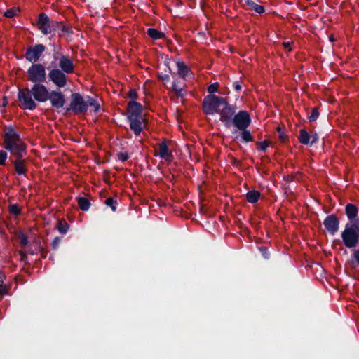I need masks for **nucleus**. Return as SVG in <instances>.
Here are the masks:
<instances>
[{"mask_svg":"<svg viewBox=\"0 0 359 359\" xmlns=\"http://www.w3.org/2000/svg\"><path fill=\"white\" fill-rule=\"evenodd\" d=\"M88 107H90V111L95 113L97 112L100 108V104L93 97L90 96L83 97L79 93H73L67 109L72 110L76 114H83L87 111Z\"/></svg>","mask_w":359,"mask_h":359,"instance_id":"obj_1","label":"nucleus"},{"mask_svg":"<svg viewBox=\"0 0 359 359\" xmlns=\"http://www.w3.org/2000/svg\"><path fill=\"white\" fill-rule=\"evenodd\" d=\"M4 145L7 150L16 156H21L25 150L24 142L11 127L4 129Z\"/></svg>","mask_w":359,"mask_h":359,"instance_id":"obj_2","label":"nucleus"},{"mask_svg":"<svg viewBox=\"0 0 359 359\" xmlns=\"http://www.w3.org/2000/svg\"><path fill=\"white\" fill-rule=\"evenodd\" d=\"M341 238L346 247L351 248L359 242V221L346 224L341 233Z\"/></svg>","mask_w":359,"mask_h":359,"instance_id":"obj_3","label":"nucleus"},{"mask_svg":"<svg viewBox=\"0 0 359 359\" xmlns=\"http://www.w3.org/2000/svg\"><path fill=\"white\" fill-rule=\"evenodd\" d=\"M224 104H225V100L223 97L212 95H208L203 100V111L206 114H214Z\"/></svg>","mask_w":359,"mask_h":359,"instance_id":"obj_4","label":"nucleus"},{"mask_svg":"<svg viewBox=\"0 0 359 359\" xmlns=\"http://www.w3.org/2000/svg\"><path fill=\"white\" fill-rule=\"evenodd\" d=\"M28 80L32 83H42L46 81L45 67L40 63H34L27 69Z\"/></svg>","mask_w":359,"mask_h":359,"instance_id":"obj_5","label":"nucleus"},{"mask_svg":"<svg viewBox=\"0 0 359 359\" xmlns=\"http://www.w3.org/2000/svg\"><path fill=\"white\" fill-rule=\"evenodd\" d=\"M59 26L56 21L51 20L45 13H41L38 19V28L44 35L50 34Z\"/></svg>","mask_w":359,"mask_h":359,"instance_id":"obj_6","label":"nucleus"},{"mask_svg":"<svg viewBox=\"0 0 359 359\" xmlns=\"http://www.w3.org/2000/svg\"><path fill=\"white\" fill-rule=\"evenodd\" d=\"M33 95L31 89L25 88L18 92V100L23 109L34 110L36 107V104L33 99Z\"/></svg>","mask_w":359,"mask_h":359,"instance_id":"obj_7","label":"nucleus"},{"mask_svg":"<svg viewBox=\"0 0 359 359\" xmlns=\"http://www.w3.org/2000/svg\"><path fill=\"white\" fill-rule=\"evenodd\" d=\"M53 59L55 62H58L57 65L61 71L65 72L67 74L74 72V65L69 56L57 53L54 54Z\"/></svg>","mask_w":359,"mask_h":359,"instance_id":"obj_8","label":"nucleus"},{"mask_svg":"<svg viewBox=\"0 0 359 359\" xmlns=\"http://www.w3.org/2000/svg\"><path fill=\"white\" fill-rule=\"evenodd\" d=\"M222 107L223 108L220 111V120L227 128H230L233 125V116L236 115V108L228 104L226 101Z\"/></svg>","mask_w":359,"mask_h":359,"instance_id":"obj_9","label":"nucleus"},{"mask_svg":"<svg viewBox=\"0 0 359 359\" xmlns=\"http://www.w3.org/2000/svg\"><path fill=\"white\" fill-rule=\"evenodd\" d=\"M66 73L57 68H53L48 72L49 79L57 87L62 88L67 85Z\"/></svg>","mask_w":359,"mask_h":359,"instance_id":"obj_10","label":"nucleus"},{"mask_svg":"<svg viewBox=\"0 0 359 359\" xmlns=\"http://www.w3.org/2000/svg\"><path fill=\"white\" fill-rule=\"evenodd\" d=\"M34 99L40 102H44L48 99V90L47 88L40 83L34 84L31 88Z\"/></svg>","mask_w":359,"mask_h":359,"instance_id":"obj_11","label":"nucleus"},{"mask_svg":"<svg viewBox=\"0 0 359 359\" xmlns=\"http://www.w3.org/2000/svg\"><path fill=\"white\" fill-rule=\"evenodd\" d=\"M250 117L245 111H241L233 116V125L238 130L246 129L250 123Z\"/></svg>","mask_w":359,"mask_h":359,"instance_id":"obj_12","label":"nucleus"},{"mask_svg":"<svg viewBox=\"0 0 359 359\" xmlns=\"http://www.w3.org/2000/svg\"><path fill=\"white\" fill-rule=\"evenodd\" d=\"M44 50L45 46L43 45L37 44L27 50L25 57L28 61L35 63L39 60Z\"/></svg>","mask_w":359,"mask_h":359,"instance_id":"obj_13","label":"nucleus"},{"mask_svg":"<svg viewBox=\"0 0 359 359\" xmlns=\"http://www.w3.org/2000/svg\"><path fill=\"white\" fill-rule=\"evenodd\" d=\"M130 122V129L136 135H139L142 130L146 127L145 119L143 116L128 118Z\"/></svg>","mask_w":359,"mask_h":359,"instance_id":"obj_14","label":"nucleus"},{"mask_svg":"<svg viewBox=\"0 0 359 359\" xmlns=\"http://www.w3.org/2000/svg\"><path fill=\"white\" fill-rule=\"evenodd\" d=\"M53 107L56 108H62L65 102L64 95L60 92L53 90L48 93V99Z\"/></svg>","mask_w":359,"mask_h":359,"instance_id":"obj_15","label":"nucleus"},{"mask_svg":"<svg viewBox=\"0 0 359 359\" xmlns=\"http://www.w3.org/2000/svg\"><path fill=\"white\" fill-rule=\"evenodd\" d=\"M327 230L331 233L334 234L339 229V221L334 215H330L325 218L323 222Z\"/></svg>","mask_w":359,"mask_h":359,"instance_id":"obj_16","label":"nucleus"},{"mask_svg":"<svg viewBox=\"0 0 359 359\" xmlns=\"http://www.w3.org/2000/svg\"><path fill=\"white\" fill-rule=\"evenodd\" d=\"M142 105L135 101H130L128 103V118H133L142 116Z\"/></svg>","mask_w":359,"mask_h":359,"instance_id":"obj_17","label":"nucleus"},{"mask_svg":"<svg viewBox=\"0 0 359 359\" xmlns=\"http://www.w3.org/2000/svg\"><path fill=\"white\" fill-rule=\"evenodd\" d=\"M156 155L159 156L161 158L167 161H171L173 157L165 142H163L159 144L158 154Z\"/></svg>","mask_w":359,"mask_h":359,"instance_id":"obj_18","label":"nucleus"},{"mask_svg":"<svg viewBox=\"0 0 359 359\" xmlns=\"http://www.w3.org/2000/svg\"><path fill=\"white\" fill-rule=\"evenodd\" d=\"M21 156H17V159L14 161L13 164L15 170L18 175H25L27 172V168L25 161L21 159Z\"/></svg>","mask_w":359,"mask_h":359,"instance_id":"obj_19","label":"nucleus"},{"mask_svg":"<svg viewBox=\"0 0 359 359\" xmlns=\"http://www.w3.org/2000/svg\"><path fill=\"white\" fill-rule=\"evenodd\" d=\"M345 210L348 218L351 221V222L359 221L355 219L358 212V209L355 205L351 203L347 204Z\"/></svg>","mask_w":359,"mask_h":359,"instance_id":"obj_20","label":"nucleus"},{"mask_svg":"<svg viewBox=\"0 0 359 359\" xmlns=\"http://www.w3.org/2000/svg\"><path fill=\"white\" fill-rule=\"evenodd\" d=\"M346 264L351 268H356L359 265V249L354 251Z\"/></svg>","mask_w":359,"mask_h":359,"instance_id":"obj_21","label":"nucleus"},{"mask_svg":"<svg viewBox=\"0 0 359 359\" xmlns=\"http://www.w3.org/2000/svg\"><path fill=\"white\" fill-rule=\"evenodd\" d=\"M172 89L177 96L183 97L185 96L187 91L184 86L180 85L178 83L174 82L172 86Z\"/></svg>","mask_w":359,"mask_h":359,"instance_id":"obj_22","label":"nucleus"},{"mask_svg":"<svg viewBox=\"0 0 359 359\" xmlns=\"http://www.w3.org/2000/svg\"><path fill=\"white\" fill-rule=\"evenodd\" d=\"M246 5L249 6V8L255 11L257 13H262L264 12V8L262 6L257 4L252 0H245Z\"/></svg>","mask_w":359,"mask_h":359,"instance_id":"obj_23","label":"nucleus"},{"mask_svg":"<svg viewBox=\"0 0 359 359\" xmlns=\"http://www.w3.org/2000/svg\"><path fill=\"white\" fill-rule=\"evenodd\" d=\"M260 197V193L256 190H252L246 194V199L249 203H256Z\"/></svg>","mask_w":359,"mask_h":359,"instance_id":"obj_24","label":"nucleus"},{"mask_svg":"<svg viewBox=\"0 0 359 359\" xmlns=\"http://www.w3.org/2000/svg\"><path fill=\"white\" fill-rule=\"evenodd\" d=\"M299 140L302 144H311L310 135L304 129H302L300 130Z\"/></svg>","mask_w":359,"mask_h":359,"instance_id":"obj_25","label":"nucleus"},{"mask_svg":"<svg viewBox=\"0 0 359 359\" xmlns=\"http://www.w3.org/2000/svg\"><path fill=\"white\" fill-rule=\"evenodd\" d=\"M148 35L153 39H159L164 37V34L154 28L147 29Z\"/></svg>","mask_w":359,"mask_h":359,"instance_id":"obj_26","label":"nucleus"},{"mask_svg":"<svg viewBox=\"0 0 359 359\" xmlns=\"http://www.w3.org/2000/svg\"><path fill=\"white\" fill-rule=\"evenodd\" d=\"M177 66L178 69V74L182 77L184 78L189 72V68L187 67V66L184 65V62H177Z\"/></svg>","mask_w":359,"mask_h":359,"instance_id":"obj_27","label":"nucleus"},{"mask_svg":"<svg viewBox=\"0 0 359 359\" xmlns=\"http://www.w3.org/2000/svg\"><path fill=\"white\" fill-rule=\"evenodd\" d=\"M78 205L80 209L83 211H86L89 209L90 202L86 198L80 197L78 198Z\"/></svg>","mask_w":359,"mask_h":359,"instance_id":"obj_28","label":"nucleus"},{"mask_svg":"<svg viewBox=\"0 0 359 359\" xmlns=\"http://www.w3.org/2000/svg\"><path fill=\"white\" fill-rule=\"evenodd\" d=\"M241 130V138L244 142H249L253 140V137L249 130H247L246 129H243Z\"/></svg>","mask_w":359,"mask_h":359,"instance_id":"obj_29","label":"nucleus"},{"mask_svg":"<svg viewBox=\"0 0 359 359\" xmlns=\"http://www.w3.org/2000/svg\"><path fill=\"white\" fill-rule=\"evenodd\" d=\"M57 229L61 233H66L68 229V225L65 222L60 221L57 224Z\"/></svg>","mask_w":359,"mask_h":359,"instance_id":"obj_30","label":"nucleus"},{"mask_svg":"<svg viewBox=\"0 0 359 359\" xmlns=\"http://www.w3.org/2000/svg\"><path fill=\"white\" fill-rule=\"evenodd\" d=\"M18 12V9L16 8H12L11 9H8L7 11H6L4 12V16L7 17V18H13L14 16H15L17 15Z\"/></svg>","mask_w":359,"mask_h":359,"instance_id":"obj_31","label":"nucleus"},{"mask_svg":"<svg viewBox=\"0 0 359 359\" xmlns=\"http://www.w3.org/2000/svg\"><path fill=\"white\" fill-rule=\"evenodd\" d=\"M18 237L19 242L22 246L27 245V244L28 243V241H27V237L25 233L20 232Z\"/></svg>","mask_w":359,"mask_h":359,"instance_id":"obj_32","label":"nucleus"},{"mask_svg":"<svg viewBox=\"0 0 359 359\" xmlns=\"http://www.w3.org/2000/svg\"><path fill=\"white\" fill-rule=\"evenodd\" d=\"M319 116V112L317 108L312 109L311 115L309 116V121H315Z\"/></svg>","mask_w":359,"mask_h":359,"instance_id":"obj_33","label":"nucleus"},{"mask_svg":"<svg viewBox=\"0 0 359 359\" xmlns=\"http://www.w3.org/2000/svg\"><path fill=\"white\" fill-rule=\"evenodd\" d=\"M116 201H114L112 198H108L105 201L106 205L110 206L113 211L116 210Z\"/></svg>","mask_w":359,"mask_h":359,"instance_id":"obj_34","label":"nucleus"},{"mask_svg":"<svg viewBox=\"0 0 359 359\" xmlns=\"http://www.w3.org/2000/svg\"><path fill=\"white\" fill-rule=\"evenodd\" d=\"M9 210H10V212L15 215H18L20 214V208L15 204H13L11 205H10Z\"/></svg>","mask_w":359,"mask_h":359,"instance_id":"obj_35","label":"nucleus"},{"mask_svg":"<svg viewBox=\"0 0 359 359\" xmlns=\"http://www.w3.org/2000/svg\"><path fill=\"white\" fill-rule=\"evenodd\" d=\"M6 158H7L6 152L3 150L0 151V165H4Z\"/></svg>","mask_w":359,"mask_h":359,"instance_id":"obj_36","label":"nucleus"},{"mask_svg":"<svg viewBox=\"0 0 359 359\" xmlns=\"http://www.w3.org/2000/svg\"><path fill=\"white\" fill-rule=\"evenodd\" d=\"M61 242V238L55 237L52 243V247L54 250H57L59 247V245Z\"/></svg>","mask_w":359,"mask_h":359,"instance_id":"obj_37","label":"nucleus"},{"mask_svg":"<svg viewBox=\"0 0 359 359\" xmlns=\"http://www.w3.org/2000/svg\"><path fill=\"white\" fill-rule=\"evenodd\" d=\"M218 86H219L217 83L210 85L208 88V93H213L216 92L218 89Z\"/></svg>","mask_w":359,"mask_h":359,"instance_id":"obj_38","label":"nucleus"},{"mask_svg":"<svg viewBox=\"0 0 359 359\" xmlns=\"http://www.w3.org/2000/svg\"><path fill=\"white\" fill-rule=\"evenodd\" d=\"M118 158L121 161L124 162L128 159L129 156L127 153L121 152L118 154Z\"/></svg>","mask_w":359,"mask_h":359,"instance_id":"obj_39","label":"nucleus"},{"mask_svg":"<svg viewBox=\"0 0 359 359\" xmlns=\"http://www.w3.org/2000/svg\"><path fill=\"white\" fill-rule=\"evenodd\" d=\"M278 137L282 142H285L286 140V135L284 134L283 131L281 130L280 127L277 128Z\"/></svg>","mask_w":359,"mask_h":359,"instance_id":"obj_40","label":"nucleus"},{"mask_svg":"<svg viewBox=\"0 0 359 359\" xmlns=\"http://www.w3.org/2000/svg\"><path fill=\"white\" fill-rule=\"evenodd\" d=\"M8 287L7 286H1L0 287V300L2 299L4 295L8 294Z\"/></svg>","mask_w":359,"mask_h":359,"instance_id":"obj_41","label":"nucleus"},{"mask_svg":"<svg viewBox=\"0 0 359 359\" xmlns=\"http://www.w3.org/2000/svg\"><path fill=\"white\" fill-rule=\"evenodd\" d=\"M268 146H269V144L266 142H262L259 143V148L262 151L266 150V149L268 147Z\"/></svg>","mask_w":359,"mask_h":359,"instance_id":"obj_42","label":"nucleus"},{"mask_svg":"<svg viewBox=\"0 0 359 359\" xmlns=\"http://www.w3.org/2000/svg\"><path fill=\"white\" fill-rule=\"evenodd\" d=\"M233 86L236 91H240L241 90V86L238 81L234 82Z\"/></svg>","mask_w":359,"mask_h":359,"instance_id":"obj_43","label":"nucleus"},{"mask_svg":"<svg viewBox=\"0 0 359 359\" xmlns=\"http://www.w3.org/2000/svg\"><path fill=\"white\" fill-rule=\"evenodd\" d=\"M310 137H311V144L316 142L318 139V136L317 134H313L311 135H310Z\"/></svg>","mask_w":359,"mask_h":359,"instance_id":"obj_44","label":"nucleus"},{"mask_svg":"<svg viewBox=\"0 0 359 359\" xmlns=\"http://www.w3.org/2000/svg\"><path fill=\"white\" fill-rule=\"evenodd\" d=\"M129 97L132 99H135L137 97L136 91L135 90H131L129 92Z\"/></svg>","mask_w":359,"mask_h":359,"instance_id":"obj_45","label":"nucleus"},{"mask_svg":"<svg viewBox=\"0 0 359 359\" xmlns=\"http://www.w3.org/2000/svg\"><path fill=\"white\" fill-rule=\"evenodd\" d=\"M4 273H2L0 271V287H1V286H7L6 285H5L4 283Z\"/></svg>","mask_w":359,"mask_h":359,"instance_id":"obj_46","label":"nucleus"},{"mask_svg":"<svg viewBox=\"0 0 359 359\" xmlns=\"http://www.w3.org/2000/svg\"><path fill=\"white\" fill-rule=\"evenodd\" d=\"M283 46L285 48H287L289 51H290L292 50L290 46H291V43L290 42H283Z\"/></svg>","mask_w":359,"mask_h":359,"instance_id":"obj_47","label":"nucleus"},{"mask_svg":"<svg viewBox=\"0 0 359 359\" xmlns=\"http://www.w3.org/2000/svg\"><path fill=\"white\" fill-rule=\"evenodd\" d=\"M161 78L164 82L169 81L170 80V77L168 75H165L163 76H161Z\"/></svg>","mask_w":359,"mask_h":359,"instance_id":"obj_48","label":"nucleus"},{"mask_svg":"<svg viewBox=\"0 0 359 359\" xmlns=\"http://www.w3.org/2000/svg\"><path fill=\"white\" fill-rule=\"evenodd\" d=\"M330 39L331 41H333L334 40L333 36H330Z\"/></svg>","mask_w":359,"mask_h":359,"instance_id":"obj_49","label":"nucleus"}]
</instances>
